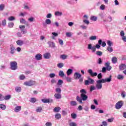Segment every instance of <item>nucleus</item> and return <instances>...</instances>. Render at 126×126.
<instances>
[{
	"mask_svg": "<svg viewBox=\"0 0 126 126\" xmlns=\"http://www.w3.org/2000/svg\"><path fill=\"white\" fill-rule=\"evenodd\" d=\"M80 93H81L80 97L77 96L76 99L80 104H82V101H87L88 99V96L86 95L87 92L85 89H82L80 91Z\"/></svg>",
	"mask_w": 126,
	"mask_h": 126,
	"instance_id": "f257e3e1",
	"label": "nucleus"
},
{
	"mask_svg": "<svg viewBox=\"0 0 126 126\" xmlns=\"http://www.w3.org/2000/svg\"><path fill=\"white\" fill-rule=\"evenodd\" d=\"M111 81H112V75H110L109 78L98 80L96 81V87L97 89L100 90V89H102V87H103V85H102V83L111 82Z\"/></svg>",
	"mask_w": 126,
	"mask_h": 126,
	"instance_id": "f03ea898",
	"label": "nucleus"
},
{
	"mask_svg": "<svg viewBox=\"0 0 126 126\" xmlns=\"http://www.w3.org/2000/svg\"><path fill=\"white\" fill-rule=\"evenodd\" d=\"M100 45H102V39H99L98 41V44H96L95 46H92V44L90 43L88 45V49L92 50V52L94 53L96 52V49H100L101 48Z\"/></svg>",
	"mask_w": 126,
	"mask_h": 126,
	"instance_id": "7ed1b4c3",
	"label": "nucleus"
},
{
	"mask_svg": "<svg viewBox=\"0 0 126 126\" xmlns=\"http://www.w3.org/2000/svg\"><path fill=\"white\" fill-rule=\"evenodd\" d=\"M107 44L108 46L107 47V50L109 53H112L114 51V49H113V47H112V46L114 45V43H113V42L110 40H107Z\"/></svg>",
	"mask_w": 126,
	"mask_h": 126,
	"instance_id": "20e7f679",
	"label": "nucleus"
},
{
	"mask_svg": "<svg viewBox=\"0 0 126 126\" xmlns=\"http://www.w3.org/2000/svg\"><path fill=\"white\" fill-rule=\"evenodd\" d=\"M10 68L11 70H16L18 66H17V62L15 61L11 62L10 63Z\"/></svg>",
	"mask_w": 126,
	"mask_h": 126,
	"instance_id": "39448f33",
	"label": "nucleus"
},
{
	"mask_svg": "<svg viewBox=\"0 0 126 126\" xmlns=\"http://www.w3.org/2000/svg\"><path fill=\"white\" fill-rule=\"evenodd\" d=\"M94 83H95V81L90 77H88V80L85 81V85L86 86L90 84H94Z\"/></svg>",
	"mask_w": 126,
	"mask_h": 126,
	"instance_id": "423d86ee",
	"label": "nucleus"
},
{
	"mask_svg": "<svg viewBox=\"0 0 126 126\" xmlns=\"http://www.w3.org/2000/svg\"><path fill=\"white\" fill-rule=\"evenodd\" d=\"M122 106H124V101H119L115 105V108L117 110H120L122 108Z\"/></svg>",
	"mask_w": 126,
	"mask_h": 126,
	"instance_id": "0eeeda50",
	"label": "nucleus"
},
{
	"mask_svg": "<svg viewBox=\"0 0 126 126\" xmlns=\"http://www.w3.org/2000/svg\"><path fill=\"white\" fill-rule=\"evenodd\" d=\"M24 84L26 85V86H33V85L36 84V82L31 80L28 82H25Z\"/></svg>",
	"mask_w": 126,
	"mask_h": 126,
	"instance_id": "6e6552de",
	"label": "nucleus"
},
{
	"mask_svg": "<svg viewBox=\"0 0 126 126\" xmlns=\"http://www.w3.org/2000/svg\"><path fill=\"white\" fill-rule=\"evenodd\" d=\"M47 44L49 46V48H52L53 49L56 48V44L52 40L48 41Z\"/></svg>",
	"mask_w": 126,
	"mask_h": 126,
	"instance_id": "1a4fd4ad",
	"label": "nucleus"
},
{
	"mask_svg": "<svg viewBox=\"0 0 126 126\" xmlns=\"http://www.w3.org/2000/svg\"><path fill=\"white\" fill-rule=\"evenodd\" d=\"M88 72L91 76H92V77H94V76H97V75H98V73L97 72H93V70L92 69L88 70Z\"/></svg>",
	"mask_w": 126,
	"mask_h": 126,
	"instance_id": "9d476101",
	"label": "nucleus"
},
{
	"mask_svg": "<svg viewBox=\"0 0 126 126\" xmlns=\"http://www.w3.org/2000/svg\"><path fill=\"white\" fill-rule=\"evenodd\" d=\"M19 28L21 29V31L22 32V34H25L27 33V31L25 30V26L20 25L19 26Z\"/></svg>",
	"mask_w": 126,
	"mask_h": 126,
	"instance_id": "9b49d317",
	"label": "nucleus"
},
{
	"mask_svg": "<svg viewBox=\"0 0 126 126\" xmlns=\"http://www.w3.org/2000/svg\"><path fill=\"white\" fill-rule=\"evenodd\" d=\"M42 102L43 103H53V99H47V98H43L41 99Z\"/></svg>",
	"mask_w": 126,
	"mask_h": 126,
	"instance_id": "f8f14e48",
	"label": "nucleus"
},
{
	"mask_svg": "<svg viewBox=\"0 0 126 126\" xmlns=\"http://www.w3.org/2000/svg\"><path fill=\"white\" fill-rule=\"evenodd\" d=\"M120 36L122 37V39L124 42H126V36H125V32L124 31H122L120 32Z\"/></svg>",
	"mask_w": 126,
	"mask_h": 126,
	"instance_id": "ddd939ff",
	"label": "nucleus"
},
{
	"mask_svg": "<svg viewBox=\"0 0 126 126\" xmlns=\"http://www.w3.org/2000/svg\"><path fill=\"white\" fill-rule=\"evenodd\" d=\"M51 23H52V21L50 19H47L46 20H45V23H43L42 24L44 27H46L47 26V24L48 25H50Z\"/></svg>",
	"mask_w": 126,
	"mask_h": 126,
	"instance_id": "4468645a",
	"label": "nucleus"
},
{
	"mask_svg": "<svg viewBox=\"0 0 126 126\" xmlns=\"http://www.w3.org/2000/svg\"><path fill=\"white\" fill-rule=\"evenodd\" d=\"M74 76L75 77V79H79V78H81L82 75L79 73L75 72L74 74Z\"/></svg>",
	"mask_w": 126,
	"mask_h": 126,
	"instance_id": "2eb2a0df",
	"label": "nucleus"
},
{
	"mask_svg": "<svg viewBox=\"0 0 126 126\" xmlns=\"http://www.w3.org/2000/svg\"><path fill=\"white\" fill-rule=\"evenodd\" d=\"M35 59L36 61H41L42 60V55L41 54H37L35 56Z\"/></svg>",
	"mask_w": 126,
	"mask_h": 126,
	"instance_id": "dca6fc26",
	"label": "nucleus"
},
{
	"mask_svg": "<svg viewBox=\"0 0 126 126\" xmlns=\"http://www.w3.org/2000/svg\"><path fill=\"white\" fill-rule=\"evenodd\" d=\"M105 65L106 66L105 67L107 68V70L108 71H110V70L112 69V66H110V63H109L108 62L105 63Z\"/></svg>",
	"mask_w": 126,
	"mask_h": 126,
	"instance_id": "f3484780",
	"label": "nucleus"
},
{
	"mask_svg": "<svg viewBox=\"0 0 126 126\" xmlns=\"http://www.w3.org/2000/svg\"><path fill=\"white\" fill-rule=\"evenodd\" d=\"M126 65L125 63H122L119 65V69L120 70H124V69H126Z\"/></svg>",
	"mask_w": 126,
	"mask_h": 126,
	"instance_id": "a211bd4d",
	"label": "nucleus"
},
{
	"mask_svg": "<svg viewBox=\"0 0 126 126\" xmlns=\"http://www.w3.org/2000/svg\"><path fill=\"white\" fill-rule=\"evenodd\" d=\"M14 111L15 113H18V112H20V111H21V106H16L14 108Z\"/></svg>",
	"mask_w": 126,
	"mask_h": 126,
	"instance_id": "6ab92c4d",
	"label": "nucleus"
},
{
	"mask_svg": "<svg viewBox=\"0 0 126 126\" xmlns=\"http://www.w3.org/2000/svg\"><path fill=\"white\" fill-rule=\"evenodd\" d=\"M113 20L111 16L108 17V19H103V22H111Z\"/></svg>",
	"mask_w": 126,
	"mask_h": 126,
	"instance_id": "aec40b11",
	"label": "nucleus"
},
{
	"mask_svg": "<svg viewBox=\"0 0 126 126\" xmlns=\"http://www.w3.org/2000/svg\"><path fill=\"white\" fill-rule=\"evenodd\" d=\"M15 52V48H14V46L13 45H10V53L12 55H13Z\"/></svg>",
	"mask_w": 126,
	"mask_h": 126,
	"instance_id": "412c9836",
	"label": "nucleus"
},
{
	"mask_svg": "<svg viewBox=\"0 0 126 126\" xmlns=\"http://www.w3.org/2000/svg\"><path fill=\"white\" fill-rule=\"evenodd\" d=\"M70 105L72 107H75V106H77V102L74 100H71L70 102Z\"/></svg>",
	"mask_w": 126,
	"mask_h": 126,
	"instance_id": "4be33fe9",
	"label": "nucleus"
},
{
	"mask_svg": "<svg viewBox=\"0 0 126 126\" xmlns=\"http://www.w3.org/2000/svg\"><path fill=\"white\" fill-rule=\"evenodd\" d=\"M90 20H91L92 21H94L95 22V21H97V20H98V17L97 16H92L90 18Z\"/></svg>",
	"mask_w": 126,
	"mask_h": 126,
	"instance_id": "5701e85b",
	"label": "nucleus"
},
{
	"mask_svg": "<svg viewBox=\"0 0 126 126\" xmlns=\"http://www.w3.org/2000/svg\"><path fill=\"white\" fill-rule=\"evenodd\" d=\"M16 44H17V45H18V46H22V45H23V44H24L23 40H18L16 41Z\"/></svg>",
	"mask_w": 126,
	"mask_h": 126,
	"instance_id": "b1692460",
	"label": "nucleus"
},
{
	"mask_svg": "<svg viewBox=\"0 0 126 126\" xmlns=\"http://www.w3.org/2000/svg\"><path fill=\"white\" fill-rule=\"evenodd\" d=\"M55 118L56 120H60L62 118V115L60 113H57L55 115Z\"/></svg>",
	"mask_w": 126,
	"mask_h": 126,
	"instance_id": "393cba45",
	"label": "nucleus"
},
{
	"mask_svg": "<svg viewBox=\"0 0 126 126\" xmlns=\"http://www.w3.org/2000/svg\"><path fill=\"white\" fill-rule=\"evenodd\" d=\"M54 97L57 99H61L62 98V94H55Z\"/></svg>",
	"mask_w": 126,
	"mask_h": 126,
	"instance_id": "a878e982",
	"label": "nucleus"
},
{
	"mask_svg": "<svg viewBox=\"0 0 126 126\" xmlns=\"http://www.w3.org/2000/svg\"><path fill=\"white\" fill-rule=\"evenodd\" d=\"M72 69H68L66 71L67 76H69V75H71L72 74Z\"/></svg>",
	"mask_w": 126,
	"mask_h": 126,
	"instance_id": "bb28decb",
	"label": "nucleus"
},
{
	"mask_svg": "<svg viewBox=\"0 0 126 126\" xmlns=\"http://www.w3.org/2000/svg\"><path fill=\"white\" fill-rule=\"evenodd\" d=\"M59 76H60V77H64V73L63 72V71L60 70L59 72Z\"/></svg>",
	"mask_w": 126,
	"mask_h": 126,
	"instance_id": "cd10ccee",
	"label": "nucleus"
},
{
	"mask_svg": "<svg viewBox=\"0 0 126 126\" xmlns=\"http://www.w3.org/2000/svg\"><path fill=\"white\" fill-rule=\"evenodd\" d=\"M60 59L62 60H66L67 59V55L65 54H63L60 56Z\"/></svg>",
	"mask_w": 126,
	"mask_h": 126,
	"instance_id": "c85d7f7f",
	"label": "nucleus"
},
{
	"mask_svg": "<svg viewBox=\"0 0 126 126\" xmlns=\"http://www.w3.org/2000/svg\"><path fill=\"white\" fill-rule=\"evenodd\" d=\"M50 54L49 53H46L43 55V57L44 59H50Z\"/></svg>",
	"mask_w": 126,
	"mask_h": 126,
	"instance_id": "c756f323",
	"label": "nucleus"
},
{
	"mask_svg": "<svg viewBox=\"0 0 126 126\" xmlns=\"http://www.w3.org/2000/svg\"><path fill=\"white\" fill-rule=\"evenodd\" d=\"M60 111H61V108L59 107H55L53 109V112H54V113H59Z\"/></svg>",
	"mask_w": 126,
	"mask_h": 126,
	"instance_id": "7c9ffc66",
	"label": "nucleus"
},
{
	"mask_svg": "<svg viewBox=\"0 0 126 126\" xmlns=\"http://www.w3.org/2000/svg\"><path fill=\"white\" fill-rule=\"evenodd\" d=\"M55 15L56 16H62V15H63V12L60 11H56L55 12Z\"/></svg>",
	"mask_w": 126,
	"mask_h": 126,
	"instance_id": "2f4dec72",
	"label": "nucleus"
},
{
	"mask_svg": "<svg viewBox=\"0 0 126 126\" xmlns=\"http://www.w3.org/2000/svg\"><path fill=\"white\" fill-rule=\"evenodd\" d=\"M0 109L3 110H5L6 109V105L3 104H0Z\"/></svg>",
	"mask_w": 126,
	"mask_h": 126,
	"instance_id": "473e14b6",
	"label": "nucleus"
},
{
	"mask_svg": "<svg viewBox=\"0 0 126 126\" xmlns=\"http://www.w3.org/2000/svg\"><path fill=\"white\" fill-rule=\"evenodd\" d=\"M15 90L16 92L19 93V92H21V90H22V89L20 87H16L15 88Z\"/></svg>",
	"mask_w": 126,
	"mask_h": 126,
	"instance_id": "72a5a7b5",
	"label": "nucleus"
},
{
	"mask_svg": "<svg viewBox=\"0 0 126 126\" xmlns=\"http://www.w3.org/2000/svg\"><path fill=\"white\" fill-rule=\"evenodd\" d=\"M42 110H43L42 107H38L36 109V112H37V113H41V112H42Z\"/></svg>",
	"mask_w": 126,
	"mask_h": 126,
	"instance_id": "f704fd0d",
	"label": "nucleus"
},
{
	"mask_svg": "<svg viewBox=\"0 0 126 126\" xmlns=\"http://www.w3.org/2000/svg\"><path fill=\"white\" fill-rule=\"evenodd\" d=\"M63 65H64V64L63 63H60L57 64V66L59 67V68H62V67H63Z\"/></svg>",
	"mask_w": 126,
	"mask_h": 126,
	"instance_id": "c9c22d12",
	"label": "nucleus"
},
{
	"mask_svg": "<svg viewBox=\"0 0 126 126\" xmlns=\"http://www.w3.org/2000/svg\"><path fill=\"white\" fill-rule=\"evenodd\" d=\"M89 39L91 41H94L95 40H97V36H91V37H90Z\"/></svg>",
	"mask_w": 126,
	"mask_h": 126,
	"instance_id": "e433bc0d",
	"label": "nucleus"
},
{
	"mask_svg": "<svg viewBox=\"0 0 126 126\" xmlns=\"http://www.w3.org/2000/svg\"><path fill=\"white\" fill-rule=\"evenodd\" d=\"M13 26H14V23L13 22H10L8 24V27L9 28H13Z\"/></svg>",
	"mask_w": 126,
	"mask_h": 126,
	"instance_id": "4c0bfd02",
	"label": "nucleus"
},
{
	"mask_svg": "<svg viewBox=\"0 0 126 126\" xmlns=\"http://www.w3.org/2000/svg\"><path fill=\"white\" fill-rule=\"evenodd\" d=\"M55 91H56V92H57V93H58L60 94H61L62 93V89H61V88H56Z\"/></svg>",
	"mask_w": 126,
	"mask_h": 126,
	"instance_id": "58836bf2",
	"label": "nucleus"
},
{
	"mask_svg": "<svg viewBox=\"0 0 126 126\" xmlns=\"http://www.w3.org/2000/svg\"><path fill=\"white\" fill-rule=\"evenodd\" d=\"M117 57H113L112 58V62L113 63H117Z\"/></svg>",
	"mask_w": 126,
	"mask_h": 126,
	"instance_id": "ea45409f",
	"label": "nucleus"
},
{
	"mask_svg": "<svg viewBox=\"0 0 126 126\" xmlns=\"http://www.w3.org/2000/svg\"><path fill=\"white\" fill-rule=\"evenodd\" d=\"M10 98H11V95H7L5 96L4 97L3 96V100H9Z\"/></svg>",
	"mask_w": 126,
	"mask_h": 126,
	"instance_id": "a19ab883",
	"label": "nucleus"
},
{
	"mask_svg": "<svg viewBox=\"0 0 126 126\" xmlns=\"http://www.w3.org/2000/svg\"><path fill=\"white\" fill-rule=\"evenodd\" d=\"M83 22L85 23V24H86L87 25H89V24H90V22L88 20L84 19L83 20Z\"/></svg>",
	"mask_w": 126,
	"mask_h": 126,
	"instance_id": "79ce46f5",
	"label": "nucleus"
},
{
	"mask_svg": "<svg viewBox=\"0 0 126 126\" xmlns=\"http://www.w3.org/2000/svg\"><path fill=\"white\" fill-rule=\"evenodd\" d=\"M117 78L119 80H123V79H124V76L123 75L119 74L117 76Z\"/></svg>",
	"mask_w": 126,
	"mask_h": 126,
	"instance_id": "37998d69",
	"label": "nucleus"
},
{
	"mask_svg": "<svg viewBox=\"0 0 126 126\" xmlns=\"http://www.w3.org/2000/svg\"><path fill=\"white\" fill-rule=\"evenodd\" d=\"M28 21L30 22H34V20H35V18H34V17H31L30 18H29L28 19Z\"/></svg>",
	"mask_w": 126,
	"mask_h": 126,
	"instance_id": "c03bdc74",
	"label": "nucleus"
},
{
	"mask_svg": "<svg viewBox=\"0 0 126 126\" xmlns=\"http://www.w3.org/2000/svg\"><path fill=\"white\" fill-rule=\"evenodd\" d=\"M4 9V4L1 3L0 4V11H2Z\"/></svg>",
	"mask_w": 126,
	"mask_h": 126,
	"instance_id": "a18cd8bd",
	"label": "nucleus"
},
{
	"mask_svg": "<svg viewBox=\"0 0 126 126\" xmlns=\"http://www.w3.org/2000/svg\"><path fill=\"white\" fill-rule=\"evenodd\" d=\"M107 70H108V68H106V67H103L102 68V72L103 73H106L107 72Z\"/></svg>",
	"mask_w": 126,
	"mask_h": 126,
	"instance_id": "49530a36",
	"label": "nucleus"
},
{
	"mask_svg": "<svg viewBox=\"0 0 126 126\" xmlns=\"http://www.w3.org/2000/svg\"><path fill=\"white\" fill-rule=\"evenodd\" d=\"M8 20L9 21H13V20H15V18L14 16H10L8 18Z\"/></svg>",
	"mask_w": 126,
	"mask_h": 126,
	"instance_id": "de8ad7c7",
	"label": "nucleus"
},
{
	"mask_svg": "<svg viewBox=\"0 0 126 126\" xmlns=\"http://www.w3.org/2000/svg\"><path fill=\"white\" fill-rule=\"evenodd\" d=\"M102 77H103L102 73H100L97 75V78L98 79H99L98 80H101V79H102Z\"/></svg>",
	"mask_w": 126,
	"mask_h": 126,
	"instance_id": "09e8293b",
	"label": "nucleus"
},
{
	"mask_svg": "<svg viewBox=\"0 0 126 126\" xmlns=\"http://www.w3.org/2000/svg\"><path fill=\"white\" fill-rule=\"evenodd\" d=\"M126 93L125 91H123L121 93V96L122 97V98H126Z\"/></svg>",
	"mask_w": 126,
	"mask_h": 126,
	"instance_id": "8fccbe9b",
	"label": "nucleus"
},
{
	"mask_svg": "<svg viewBox=\"0 0 126 126\" xmlns=\"http://www.w3.org/2000/svg\"><path fill=\"white\" fill-rule=\"evenodd\" d=\"M96 55H97V56H99V57H101V56L103 55V53L100 51H96Z\"/></svg>",
	"mask_w": 126,
	"mask_h": 126,
	"instance_id": "3c124183",
	"label": "nucleus"
},
{
	"mask_svg": "<svg viewBox=\"0 0 126 126\" xmlns=\"http://www.w3.org/2000/svg\"><path fill=\"white\" fill-rule=\"evenodd\" d=\"M65 79L67 82H71L72 78L69 77H66Z\"/></svg>",
	"mask_w": 126,
	"mask_h": 126,
	"instance_id": "603ef678",
	"label": "nucleus"
},
{
	"mask_svg": "<svg viewBox=\"0 0 126 126\" xmlns=\"http://www.w3.org/2000/svg\"><path fill=\"white\" fill-rule=\"evenodd\" d=\"M20 80H24L25 79V76L24 75H21L19 76Z\"/></svg>",
	"mask_w": 126,
	"mask_h": 126,
	"instance_id": "864d4df0",
	"label": "nucleus"
},
{
	"mask_svg": "<svg viewBox=\"0 0 126 126\" xmlns=\"http://www.w3.org/2000/svg\"><path fill=\"white\" fill-rule=\"evenodd\" d=\"M30 102H31V103H35L36 102V98L34 97H32L31 98V100H30Z\"/></svg>",
	"mask_w": 126,
	"mask_h": 126,
	"instance_id": "5fc2aeb1",
	"label": "nucleus"
},
{
	"mask_svg": "<svg viewBox=\"0 0 126 126\" xmlns=\"http://www.w3.org/2000/svg\"><path fill=\"white\" fill-rule=\"evenodd\" d=\"M63 81L62 80H59L57 84L59 86H61L63 84Z\"/></svg>",
	"mask_w": 126,
	"mask_h": 126,
	"instance_id": "6e6d98bb",
	"label": "nucleus"
},
{
	"mask_svg": "<svg viewBox=\"0 0 126 126\" xmlns=\"http://www.w3.org/2000/svg\"><path fill=\"white\" fill-rule=\"evenodd\" d=\"M95 86H91L90 88V92H92L93 91V90H95Z\"/></svg>",
	"mask_w": 126,
	"mask_h": 126,
	"instance_id": "4d7b16f0",
	"label": "nucleus"
},
{
	"mask_svg": "<svg viewBox=\"0 0 126 126\" xmlns=\"http://www.w3.org/2000/svg\"><path fill=\"white\" fill-rule=\"evenodd\" d=\"M20 23H23V24H25L26 23V21L24 19H20Z\"/></svg>",
	"mask_w": 126,
	"mask_h": 126,
	"instance_id": "13d9d810",
	"label": "nucleus"
},
{
	"mask_svg": "<svg viewBox=\"0 0 126 126\" xmlns=\"http://www.w3.org/2000/svg\"><path fill=\"white\" fill-rule=\"evenodd\" d=\"M71 117L72 119H76V117H77V116L75 113H72L71 114Z\"/></svg>",
	"mask_w": 126,
	"mask_h": 126,
	"instance_id": "bf43d9fd",
	"label": "nucleus"
},
{
	"mask_svg": "<svg viewBox=\"0 0 126 126\" xmlns=\"http://www.w3.org/2000/svg\"><path fill=\"white\" fill-rule=\"evenodd\" d=\"M80 28H81L82 29H83V30H86V29H87V27H86V26H84V25H81L80 26Z\"/></svg>",
	"mask_w": 126,
	"mask_h": 126,
	"instance_id": "052dcab7",
	"label": "nucleus"
},
{
	"mask_svg": "<svg viewBox=\"0 0 126 126\" xmlns=\"http://www.w3.org/2000/svg\"><path fill=\"white\" fill-rule=\"evenodd\" d=\"M69 126H77V125H76V123H74V122H71L69 124Z\"/></svg>",
	"mask_w": 126,
	"mask_h": 126,
	"instance_id": "680f3d73",
	"label": "nucleus"
},
{
	"mask_svg": "<svg viewBox=\"0 0 126 126\" xmlns=\"http://www.w3.org/2000/svg\"><path fill=\"white\" fill-rule=\"evenodd\" d=\"M2 26H5L6 25V20L4 19L2 21Z\"/></svg>",
	"mask_w": 126,
	"mask_h": 126,
	"instance_id": "e2e57ef3",
	"label": "nucleus"
},
{
	"mask_svg": "<svg viewBox=\"0 0 126 126\" xmlns=\"http://www.w3.org/2000/svg\"><path fill=\"white\" fill-rule=\"evenodd\" d=\"M55 76H56V74L55 73H50L49 74V77H50V78H54Z\"/></svg>",
	"mask_w": 126,
	"mask_h": 126,
	"instance_id": "0e129e2a",
	"label": "nucleus"
},
{
	"mask_svg": "<svg viewBox=\"0 0 126 126\" xmlns=\"http://www.w3.org/2000/svg\"><path fill=\"white\" fill-rule=\"evenodd\" d=\"M102 63H103V61H102V59L99 58L97 61V63H98V64H102Z\"/></svg>",
	"mask_w": 126,
	"mask_h": 126,
	"instance_id": "69168bd1",
	"label": "nucleus"
},
{
	"mask_svg": "<svg viewBox=\"0 0 126 126\" xmlns=\"http://www.w3.org/2000/svg\"><path fill=\"white\" fill-rule=\"evenodd\" d=\"M71 35H72L71 32H66V36L67 37H71Z\"/></svg>",
	"mask_w": 126,
	"mask_h": 126,
	"instance_id": "338daca9",
	"label": "nucleus"
},
{
	"mask_svg": "<svg viewBox=\"0 0 126 126\" xmlns=\"http://www.w3.org/2000/svg\"><path fill=\"white\" fill-rule=\"evenodd\" d=\"M46 126H52V123L51 122H47L45 124Z\"/></svg>",
	"mask_w": 126,
	"mask_h": 126,
	"instance_id": "774afa93",
	"label": "nucleus"
}]
</instances>
